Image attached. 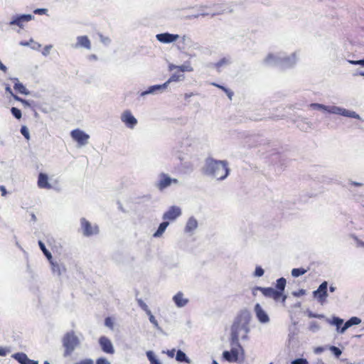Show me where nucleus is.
<instances>
[{
	"instance_id": "obj_1",
	"label": "nucleus",
	"mask_w": 364,
	"mask_h": 364,
	"mask_svg": "<svg viewBox=\"0 0 364 364\" xmlns=\"http://www.w3.org/2000/svg\"><path fill=\"white\" fill-rule=\"evenodd\" d=\"M251 314L249 311H241L231 327L230 341L235 344L240 343V340H246L250 332V322Z\"/></svg>"
},
{
	"instance_id": "obj_2",
	"label": "nucleus",
	"mask_w": 364,
	"mask_h": 364,
	"mask_svg": "<svg viewBox=\"0 0 364 364\" xmlns=\"http://www.w3.org/2000/svg\"><path fill=\"white\" fill-rule=\"evenodd\" d=\"M202 172L205 176L223 181L229 175L230 168L226 161L208 158L202 168Z\"/></svg>"
},
{
	"instance_id": "obj_3",
	"label": "nucleus",
	"mask_w": 364,
	"mask_h": 364,
	"mask_svg": "<svg viewBox=\"0 0 364 364\" xmlns=\"http://www.w3.org/2000/svg\"><path fill=\"white\" fill-rule=\"evenodd\" d=\"M230 345L231 350L230 351H224L223 353V358L230 363L237 362L239 360V354L240 352L242 353H243V349L240 343L235 344L232 342V341H230Z\"/></svg>"
},
{
	"instance_id": "obj_4",
	"label": "nucleus",
	"mask_w": 364,
	"mask_h": 364,
	"mask_svg": "<svg viewBox=\"0 0 364 364\" xmlns=\"http://www.w3.org/2000/svg\"><path fill=\"white\" fill-rule=\"evenodd\" d=\"M63 346L65 348V355H69L75 348L78 346L79 341L76 336L73 333H68L63 338Z\"/></svg>"
},
{
	"instance_id": "obj_5",
	"label": "nucleus",
	"mask_w": 364,
	"mask_h": 364,
	"mask_svg": "<svg viewBox=\"0 0 364 364\" xmlns=\"http://www.w3.org/2000/svg\"><path fill=\"white\" fill-rule=\"evenodd\" d=\"M262 294L267 298L272 299L274 301H282L283 304H285L287 296L282 294L281 291H277L276 289L272 287H263L261 289Z\"/></svg>"
},
{
	"instance_id": "obj_6",
	"label": "nucleus",
	"mask_w": 364,
	"mask_h": 364,
	"mask_svg": "<svg viewBox=\"0 0 364 364\" xmlns=\"http://www.w3.org/2000/svg\"><path fill=\"white\" fill-rule=\"evenodd\" d=\"M326 112L330 114H339L344 117L355 118L358 119H361L359 114H358L355 112L346 109L345 108L337 107V106H328L326 109Z\"/></svg>"
},
{
	"instance_id": "obj_7",
	"label": "nucleus",
	"mask_w": 364,
	"mask_h": 364,
	"mask_svg": "<svg viewBox=\"0 0 364 364\" xmlns=\"http://www.w3.org/2000/svg\"><path fill=\"white\" fill-rule=\"evenodd\" d=\"M70 136L77 143L79 147L84 146L88 144L90 135L82 130L79 129H74L70 132Z\"/></svg>"
},
{
	"instance_id": "obj_8",
	"label": "nucleus",
	"mask_w": 364,
	"mask_h": 364,
	"mask_svg": "<svg viewBox=\"0 0 364 364\" xmlns=\"http://www.w3.org/2000/svg\"><path fill=\"white\" fill-rule=\"evenodd\" d=\"M314 296L321 304H323L326 302L328 294V282H323L318 288L313 292Z\"/></svg>"
},
{
	"instance_id": "obj_9",
	"label": "nucleus",
	"mask_w": 364,
	"mask_h": 364,
	"mask_svg": "<svg viewBox=\"0 0 364 364\" xmlns=\"http://www.w3.org/2000/svg\"><path fill=\"white\" fill-rule=\"evenodd\" d=\"M81 230L83 235L89 237L98 233V227L96 225H92L85 218L80 219Z\"/></svg>"
},
{
	"instance_id": "obj_10",
	"label": "nucleus",
	"mask_w": 364,
	"mask_h": 364,
	"mask_svg": "<svg viewBox=\"0 0 364 364\" xmlns=\"http://www.w3.org/2000/svg\"><path fill=\"white\" fill-rule=\"evenodd\" d=\"M181 209L178 206H171L163 215V220L166 221H174L181 215Z\"/></svg>"
},
{
	"instance_id": "obj_11",
	"label": "nucleus",
	"mask_w": 364,
	"mask_h": 364,
	"mask_svg": "<svg viewBox=\"0 0 364 364\" xmlns=\"http://www.w3.org/2000/svg\"><path fill=\"white\" fill-rule=\"evenodd\" d=\"M282 58V53H269L264 59L263 63L269 66H280Z\"/></svg>"
},
{
	"instance_id": "obj_12",
	"label": "nucleus",
	"mask_w": 364,
	"mask_h": 364,
	"mask_svg": "<svg viewBox=\"0 0 364 364\" xmlns=\"http://www.w3.org/2000/svg\"><path fill=\"white\" fill-rule=\"evenodd\" d=\"M256 318L260 323L267 324L270 321L267 313L263 309L259 304H256L254 307Z\"/></svg>"
},
{
	"instance_id": "obj_13",
	"label": "nucleus",
	"mask_w": 364,
	"mask_h": 364,
	"mask_svg": "<svg viewBox=\"0 0 364 364\" xmlns=\"http://www.w3.org/2000/svg\"><path fill=\"white\" fill-rule=\"evenodd\" d=\"M120 118L122 122L129 129H134L137 124V119L129 110L124 111Z\"/></svg>"
},
{
	"instance_id": "obj_14",
	"label": "nucleus",
	"mask_w": 364,
	"mask_h": 364,
	"mask_svg": "<svg viewBox=\"0 0 364 364\" xmlns=\"http://www.w3.org/2000/svg\"><path fill=\"white\" fill-rule=\"evenodd\" d=\"M33 18L34 16L31 14L17 15L12 18L11 21L9 22V25H16L20 28H23L24 23L31 21Z\"/></svg>"
},
{
	"instance_id": "obj_15",
	"label": "nucleus",
	"mask_w": 364,
	"mask_h": 364,
	"mask_svg": "<svg viewBox=\"0 0 364 364\" xmlns=\"http://www.w3.org/2000/svg\"><path fill=\"white\" fill-rule=\"evenodd\" d=\"M282 58L283 59H282L281 67L282 68H291L294 65H296V63L298 60V55L296 52L293 53L292 54H291L289 56H286L282 53Z\"/></svg>"
},
{
	"instance_id": "obj_16",
	"label": "nucleus",
	"mask_w": 364,
	"mask_h": 364,
	"mask_svg": "<svg viewBox=\"0 0 364 364\" xmlns=\"http://www.w3.org/2000/svg\"><path fill=\"white\" fill-rule=\"evenodd\" d=\"M99 343L102 350L105 353L109 354H113L114 353V348L112 343L108 338L105 336H101L99 339Z\"/></svg>"
},
{
	"instance_id": "obj_17",
	"label": "nucleus",
	"mask_w": 364,
	"mask_h": 364,
	"mask_svg": "<svg viewBox=\"0 0 364 364\" xmlns=\"http://www.w3.org/2000/svg\"><path fill=\"white\" fill-rule=\"evenodd\" d=\"M156 39L163 43H170L176 41L180 37L177 34H171L168 33H159L156 36Z\"/></svg>"
},
{
	"instance_id": "obj_18",
	"label": "nucleus",
	"mask_w": 364,
	"mask_h": 364,
	"mask_svg": "<svg viewBox=\"0 0 364 364\" xmlns=\"http://www.w3.org/2000/svg\"><path fill=\"white\" fill-rule=\"evenodd\" d=\"M170 176L164 173L159 175V179L156 183L159 190L163 191L171 186Z\"/></svg>"
},
{
	"instance_id": "obj_19",
	"label": "nucleus",
	"mask_w": 364,
	"mask_h": 364,
	"mask_svg": "<svg viewBox=\"0 0 364 364\" xmlns=\"http://www.w3.org/2000/svg\"><path fill=\"white\" fill-rule=\"evenodd\" d=\"M166 85L165 83L162 85H152L148 88V90L142 92L140 95L144 97L146 95H154L158 92H162L165 89H166Z\"/></svg>"
},
{
	"instance_id": "obj_20",
	"label": "nucleus",
	"mask_w": 364,
	"mask_h": 364,
	"mask_svg": "<svg viewBox=\"0 0 364 364\" xmlns=\"http://www.w3.org/2000/svg\"><path fill=\"white\" fill-rule=\"evenodd\" d=\"M74 48H85L88 50L91 48V43L87 36H81L77 38V43L72 46Z\"/></svg>"
},
{
	"instance_id": "obj_21",
	"label": "nucleus",
	"mask_w": 364,
	"mask_h": 364,
	"mask_svg": "<svg viewBox=\"0 0 364 364\" xmlns=\"http://www.w3.org/2000/svg\"><path fill=\"white\" fill-rule=\"evenodd\" d=\"M12 357L21 364H38L36 360H31L26 354L23 353H17L12 355Z\"/></svg>"
},
{
	"instance_id": "obj_22",
	"label": "nucleus",
	"mask_w": 364,
	"mask_h": 364,
	"mask_svg": "<svg viewBox=\"0 0 364 364\" xmlns=\"http://www.w3.org/2000/svg\"><path fill=\"white\" fill-rule=\"evenodd\" d=\"M173 301L178 308L184 307L189 301L188 299L185 297L183 293L181 291L178 292L173 296Z\"/></svg>"
},
{
	"instance_id": "obj_23",
	"label": "nucleus",
	"mask_w": 364,
	"mask_h": 364,
	"mask_svg": "<svg viewBox=\"0 0 364 364\" xmlns=\"http://www.w3.org/2000/svg\"><path fill=\"white\" fill-rule=\"evenodd\" d=\"M198 220L194 217H190L185 226V232L187 233L193 234L198 228Z\"/></svg>"
},
{
	"instance_id": "obj_24",
	"label": "nucleus",
	"mask_w": 364,
	"mask_h": 364,
	"mask_svg": "<svg viewBox=\"0 0 364 364\" xmlns=\"http://www.w3.org/2000/svg\"><path fill=\"white\" fill-rule=\"evenodd\" d=\"M38 186L40 188L50 189L51 185L48 182V177L46 173H41L38 175Z\"/></svg>"
},
{
	"instance_id": "obj_25",
	"label": "nucleus",
	"mask_w": 364,
	"mask_h": 364,
	"mask_svg": "<svg viewBox=\"0 0 364 364\" xmlns=\"http://www.w3.org/2000/svg\"><path fill=\"white\" fill-rule=\"evenodd\" d=\"M11 80H12L14 82V88L16 91L18 92L28 95H29V91L26 88V87L19 82L18 79L16 77H11L10 78Z\"/></svg>"
},
{
	"instance_id": "obj_26",
	"label": "nucleus",
	"mask_w": 364,
	"mask_h": 364,
	"mask_svg": "<svg viewBox=\"0 0 364 364\" xmlns=\"http://www.w3.org/2000/svg\"><path fill=\"white\" fill-rule=\"evenodd\" d=\"M169 225V222L168 221H164L163 223H161L157 230L154 233L153 236L154 237H160L163 235V234L164 233V232L166 231L167 227Z\"/></svg>"
},
{
	"instance_id": "obj_27",
	"label": "nucleus",
	"mask_w": 364,
	"mask_h": 364,
	"mask_svg": "<svg viewBox=\"0 0 364 364\" xmlns=\"http://www.w3.org/2000/svg\"><path fill=\"white\" fill-rule=\"evenodd\" d=\"M185 79V76L183 74H177V73H173L170 77L169 79L165 82L164 83L166 85V87L168 86V85L172 82H179V81H182Z\"/></svg>"
},
{
	"instance_id": "obj_28",
	"label": "nucleus",
	"mask_w": 364,
	"mask_h": 364,
	"mask_svg": "<svg viewBox=\"0 0 364 364\" xmlns=\"http://www.w3.org/2000/svg\"><path fill=\"white\" fill-rule=\"evenodd\" d=\"M191 43V39L186 36H183L180 42H178V48L180 50H184L188 46H189Z\"/></svg>"
},
{
	"instance_id": "obj_29",
	"label": "nucleus",
	"mask_w": 364,
	"mask_h": 364,
	"mask_svg": "<svg viewBox=\"0 0 364 364\" xmlns=\"http://www.w3.org/2000/svg\"><path fill=\"white\" fill-rule=\"evenodd\" d=\"M176 360L178 362H185L186 363H191V360L187 357L186 353L181 350H178L176 353Z\"/></svg>"
},
{
	"instance_id": "obj_30",
	"label": "nucleus",
	"mask_w": 364,
	"mask_h": 364,
	"mask_svg": "<svg viewBox=\"0 0 364 364\" xmlns=\"http://www.w3.org/2000/svg\"><path fill=\"white\" fill-rule=\"evenodd\" d=\"M146 354L150 364H162L152 350L147 351Z\"/></svg>"
},
{
	"instance_id": "obj_31",
	"label": "nucleus",
	"mask_w": 364,
	"mask_h": 364,
	"mask_svg": "<svg viewBox=\"0 0 364 364\" xmlns=\"http://www.w3.org/2000/svg\"><path fill=\"white\" fill-rule=\"evenodd\" d=\"M327 321L333 326H336V330L339 333V331L341 330V326L343 323V320L342 318H340L338 317L334 316L333 317L332 320L327 319Z\"/></svg>"
},
{
	"instance_id": "obj_32",
	"label": "nucleus",
	"mask_w": 364,
	"mask_h": 364,
	"mask_svg": "<svg viewBox=\"0 0 364 364\" xmlns=\"http://www.w3.org/2000/svg\"><path fill=\"white\" fill-rule=\"evenodd\" d=\"M286 284H287V281L284 277H281V278L278 279L277 280V284H276L277 289L276 290L277 291H281V292H282V294H284Z\"/></svg>"
},
{
	"instance_id": "obj_33",
	"label": "nucleus",
	"mask_w": 364,
	"mask_h": 364,
	"mask_svg": "<svg viewBox=\"0 0 364 364\" xmlns=\"http://www.w3.org/2000/svg\"><path fill=\"white\" fill-rule=\"evenodd\" d=\"M178 70L181 72H192L193 68L191 66L190 62L187 61L181 65H178Z\"/></svg>"
},
{
	"instance_id": "obj_34",
	"label": "nucleus",
	"mask_w": 364,
	"mask_h": 364,
	"mask_svg": "<svg viewBox=\"0 0 364 364\" xmlns=\"http://www.w3.org/2000/svg\"><path fill=\"white\" fill-rule=\"evenodd\" d=\"M38 245L41 248V250L43 251L44 255L46 256L48 260H50L52 259V255L51 253L46 249L44 243L42 241H38Z\"/></svg>"
},
{
	"instance_id": "obj_35",
	"label": "nucleus",
	"mask_w": 364,
	"mask_h": 364,
	"mask_svg": "<svg viewBox=\"0 0 364 364\" xmlns=\"http://www.w3.org/2000/svg\"><path fill=\"white\" fill-rule=\"evenodd\" d=\"M306 272L307 270L304 268H294L291 270V276L294 277H298L304 274Z\"/></svg>"
},
{
	"instance_id": "obj_36",
	"label": "nucleus",
	"mask_w": 364,
	"mask_h": 364,
	"mask_svg": "<svg viewBox=\"0 0 364 364\" xmlns=\"http://www.w3.org/2000/svg\"><path fill=\"white\" fill-rule=\"evenodd\" d=\"M51 266H52V270L53 273L57 274L58 276L61 274V267L59 264L55 263L52 261V259L49 260Z\"/></svg>"
},
{
	"instance_id": "obj_37",
	"label": "nucleus",
	"mask_w": 364,
	"mask_h": 364,
	"mask_svg": "<svg viewBox=\"0 0 364 364\" xmlns=\"http://www.w3.org/2000/svg\"><path fill=\"white\" fill-rule=\"evenodd\" d=\"M137 303L138 305L141 307L142 310H144L146 314H150V309H149L146 304L141 299H137Z\"/></svg>"
},
{
	"instance_id": "obj_38",
	"label": "nucleus",
	"mask_w": 364,
	"mask_h": 364,
	"mask_svg": "<svg viewBox=\"0 0 364 364\" xmlns=\"http://www.w3.org/2000/svg\"><path fill=\"white\" fill-rule=\"evenodd\" d=\"M309 107L314 109L323 110L326 112L328 106L319 103H311Z\"/></svg>"
},
{
	"instance_id": "obj_39",
	"label": "nucleus",
	"mask_w": 364,
	"mask_h": 364,
	"mask_svg": "<svg viewBox=\"0 0 364 364\" xmlns=\"http://www.w3.org/2000/svg\"><path fill=\"white\" fill-rule=\"evenodd\" d=\"M320 329V326L316 321H311L309 325V330L312 332H316Z\"/></svg>"
},
{
	"instance_id": "obj_40",
	"label": "nucleus",
	"mask_w": 364,
	"mask_h": 364,
	"mask_svg": "<svg viewBox=\"0 0 364 364\" xmlns=\"http://www.w3.org/2000/svg\"><path fill=\"white\" fill-rule=\"evenodd\" d=\"M12 114L18 119L21 118V112L16 107H12L11 109Z\"/></svg>"
},
{
	"instance_id": "obj_41",
	"label": "nucleus",
	"mask_w": 364,
	"mask_h": 364,
	"mask_svg": "<svg viewBox=\"0 0 364 364\" xmlns=\"http://www.w3.org/2000/svg\"><path fill=\"white\" fill-rule=\"evenodd\" d=\"M348 322L350 323V325L352 326L354 325L360 324L361 323V319L358 317L353 316L348 320Z\"/></svg>"
},
{
	"instance_id": "obj_42",
	"label": "nucleus",
	"mask_w": 364,
	"mask_h": 364,
	"mask_svg": "<svg viewBox=\"0 0 364 364\" xmlns=\"http://www.w3.org/2000/svg\"><path fill=\"white\" fill-rule=\"evenodd\" d=\"M21 133L22 134V135L26 139H30V134H29V131H28V129L26 127V126H23L21 128Z\"/></svg>"
},
{
	"instance_id": "obj_43",
	"label": "nucleus",
	"mask_w": 364,
	"mask_h": 364,
	"mask_svg": "<svg viewBox=\"0 0 364 364\" xmlns=\"http://www.w3.org/2000/svg\"><path fill=\"white\" fill-rule=\"evenodd\" d=\"M105 325L110 329H113L114 328V322L110 317L105 318Z\"/></svg>"
},
{
	"instance_id": "obj_44",
	"label": "nucleus",
	"mask_w": 364,
	"mask_h": 364,
	"mask_svg": "<svg viewBox=\"0 0 364 364\" xmlns=\"http://www.w3.org/2000/svg\"><path fill=\"white\" fill-rule=\"evenodd\" d=\"M149 317L150 322L154 325V326L157 328H160L159 323L156 320L155 317L152 315L151 312L150 311V314H147Z\"/></svg>"
},
{
	"instance_id": "obj_45",
	"label": "nucleus",
	"mask_w": 364,
	"mask_h": 364,
	"mask_svg": "<svg viewBox=\"0 0 364 364\" xmlns=\"http://www.w3.org/2000/svg\"><path fill=\"white\" fill-rule=\"evenodd\" d=\"M264 274V269L261 267H257L255 271V276L260 277Z\"/></svg>"
},
{
	"instance_id": "obj_46",
	"label": "nucleus",
	"mask_w": 364,
	"mask_h": 364,
	"mask_svg": "<svg viewBox=\"0 0 364 364\" xmlns=\"http://www.w3.org/2000/svg\"><path fill=\"white\" fill-rule=\"evenodd\" d=\"M229 63V60L228 58H223L221 59L220 61H218L216 64H215V66L217 68H220L224 65H226Z\"/></svg>"
},
{
	"instance_id": "obj_47",
	"label": "nucleus",
	"mask_w": 364,
	"mask_h": 364,
	"mask_svg": "<svg viewBox=\"0 0 364 364\" xmlns=\"http://www.w3.org/2000/svg\"><path fill=\"white\" fill-rule=\"evenodd\" d=\"M331 350L337 357H338L339 355H341V350L338 348H337L336 346H331Z\"/></svg>"
},
{
	"instance_id": "obj_48",
	"label": "nucleus",
	"mask_w": 364,
	"mask_h": 364,
	"mask_svg": "<svg viewBox=\"0 0 364 364\" xmlns=\"http://www.w3.org/2000/svg\"><path fill=\"white\" fill-rule=\"evenodd\" d=\"M306 293L305 289H300L297 291H293L292 295L296 297H299L301 296L305 295Z\"/></svg>"
},
{
	"instance_id": "obj_49",
	"label": "nucleus",
	"mask_w": 364,
	"mask_h": 364,
	"mask_svg": "<svg viewBox=\"0 0 364 364\" xmlns=\"http://www.w3.org/2000/svg\"><path fill=\"white\" fill-rule=\"evenodd\" d=\"M351 327V325L350 323L348 322V321H347L345 323H344V326L341 328V330L339 331V333H344L345 331L348 328Z\"/></svg>"
},
{
	"instance_id": "obj_50",
	"label": "nucleus",
	"mask_w": 364,
	"mask_h": 364,
	"mask_svg": "<svg viewBox=\"0 0 364 364\" xmlns=\"http://www.w3.org/2000/svg\"><path fill=\"white\" fill-rule=\"evenodd\" d=\"M52 48H53V46L51 45L46 46L44 48L43 50L42 51V54L44 56H47L50 53V51Z\"/></svg>"
},
{
	"instance_id": "obj_51",
	"label": "nucleus",
	"mask_w": 364,
	"mask_h": 364,
	"mask_svg": "<svg viewBox=\"0 0 364 364\" xmlns=\"http://www.w3.org/2000/svg\"><path fill=\"white\" fill-rule=\"evenodd\" d=\"M292 364H308V362L306 359L299 358L296 359L292 362Z\"/></svg>"
},
{
	"instance_id": "obj_52",
	"label": "nucleus",
	"mask_w": 364,
	"mask_h": 364,
	"mask_svg": "<svg viewBox=\"0 0 364 364\" xmlns=\"http://www.w3.org/2000/svg\"><path fill=\"white\" fill-rule=\"evenodd\" d=\"M48 11V9H36L34 10V14H39V15H41V14H46Z\"/></svg>"
},
{
	"instance_id": "obj_53",
	"label": "nucleus",
	"mask_w": 364,
	"mask_h": 364,
	"mask_svg": "<svg viewBox=\"0 0 364 364\" xmlns=\"http://www.w3.org/2000/svg\"><path fill=\"white\" fill-rule=\"evenodd\" d=\"M96 364H111L106 358H100L97 360Z\"/></svg>"
},
{
	"instance_id": "obj_54",
	"label": "nucleus",
	"mask_w": 364,
	"mask_h": 364,
	"mask_svg": "<svg viewBox=\"0 0 364 364\" xmlns=\"http://www.w3.org/2000/svg\"><path fill=\"white\" fill-rule=\"evenodd\" d=\"M348 62L352 65H360L364 66V60H348Z\"/></svg>"
},
{
	"instance_id": "obj_55",
	"label": "nucleus",
	"mask_w": 364,
	"mask_h": 364,
	"mask_svg": "<svg viewBox=\"0 0 364 364\" xmlns=\"http://www.w3.org/2000/svg\"><path fill=\"white\" fill-rule=\"evenodd\" d=\"M9 352V350L6 348H0V356H5Z\"/></svg>"
},
{
	"instance_id": "obj_56",
	"label": "nucleus",
	"mask_w": 364,
	"mask_h": 364,
	"mask_svg": "<svg viewBox=\"0 0 364 364\" xmlns=\"http://www.w3.org/2000/svg\"><path fill=\"white\" fill-rule=\"evenodd\" d=\"M175 352H176V350L175 349H172V350H167L166 352L165 351H163L164 353H166L167 355L170 358H173L174 356V354H175Z\"/></svg>"
},
{
	"instance_id": "obj_57",
	"label": "nucleus",
	"mask_w": 364,
	"mask_h": 364,
	"mask_svg": "<svg viewBox=\"0 0 364 364\" xmlns=\"http://www.w3.org/2000/svg\"><path fill=\"white\" fill-rule=\"evenodd\" d=\"M75 364H94L93 360L91 359H85Z\"/></svg>"
},
{
	"instance_id": "obj_58",
	"label": "nucleus",
	"mask_w": 364,
	"mask_h": 364,
	"mask_svg": "<svg viewBox=\"0 0 364 364\" xmlns=\"http://www.w3.org/2000/svg\"><path fill=\"white\" fill-rule=\"evenodd\" d=\"M100 40L104 44H108L110 42V40L107 37H104L102 35H100Z\"/></svg>"
},
{
	"instance_id": "obj_59",
	"label": "nucleus",
	"mask_w": 364,
	"mask_h": 364,
	"mask_svg": "<svg viewBox=\"0 0 364 364\" xmlns=\"http://www.w3.org/2000/svg\"><path fill=\"white\" fill-rule=\"evenodd\" d=\"M263 289V287H254L252 289V293L254 296H256L257 295V293L258 291H261V289Z\"/></svg>"
},
{
	"instance_id": "obj_60",
	"label": "nucleus",
	"mask_w": 364,
	"mask_h": 364,
	"mask_svg": "<svg viewBox=\"0 0 364 364\" xmlns=\"http://www.w3.org/2000/svg\"><path fill=\"white\" fill-rule=\"evenodd\" d=\"M13 97L14 98V100H17V101H19L21 102H26V100H23L21 97H19L18 96L16 95H14L13 94Z\"/></svg>"
},
{
	"instance_id": "obj_61",
	"label": "nucleus",
	"mask_w": 364,
	"mask_h": 364,
	"mask_svg": "<svg viewBox=\"0 0 364 364\" xmlns=\"http://www.w3.org/2000/svg\"><path fill=\"white\" fill-rule=\"evenodd\" d=\"M309 316V317H313V318H323L324 317L323 315H321V314H314L312 313H310Z\"/></svg>"
},
{
	"instance_id": "obj_62",
	"label": "nucleus",
	"mask_w": 364,
	"mask_h": 364,
	"mask_svg": "<svg viewBox=\"0 0 364 364\" xmlns=\"http://www.w3.org/2000/svg\"><path fill=\"white\" fill-rule=\"evenodd\" d=\"M0 70H2L4 73H6L7 71V68L1 63L0 60Z\"/></svg>"
},
{
	"instance_id": "obj_63",
	"label": "nucleus",
	"mask_w": 364,
	"mask_h": 364,
	"mask_svg": "<svg viewBox=\"0 0 364 364\" xmlns=\"http://www.w3.org/2000/svg\"><path fill=\"white\" fill-rule=\"evenodd\" d=\"M174 69H178V65H175L173 64H169L168 65V70L170 71H172Z\"/></svg>"
},
{
	"instance_id": "obj_64",
	"label": "nucleus",
	"mask_w": 364,
	"mask_h": 364,
	"mask_svg": "<svg viewBox=\"0 0 364 364\" xmlns=\"http://www.w3.org/2000/svg\"><path fill=\"white\" fill-rule=\"evenodd\" d=\"M357 245L359 247H364V242L356 239Z\"/></svg>"
}]
</instances>
